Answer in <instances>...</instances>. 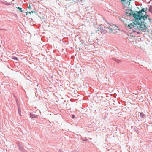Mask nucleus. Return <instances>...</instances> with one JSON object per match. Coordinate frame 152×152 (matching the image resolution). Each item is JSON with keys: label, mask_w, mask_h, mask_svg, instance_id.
<instances>
[{"label": "nucleus", "mask_w": 152, "mask_h": 152, "mask_svg": "<svg viewBox=\"0 0 152 152\" xmlns=\"http://www.w3.org/2000/svg\"><path fill=\"white\" fill-rule=\"evenodd\" d=\"M147 14V12L145 10V9L142 8L140 11H139L137 13V14H134L135 16L134 18L136 20L137 19L138 20H141V18H144V16H145Z\"/></svg>", "instance_id": "7ed1b4c3"}, {"label": "nucleus", "mask_w": 152, "mask_h": 152, "mask_svg": "<svg viewBox=\"0 0 152 152\" xmlns=\"http://www.w3.org/2000/svg\"><path fill=\"white\" fill-rule=\"evenodd\" d=\"M34 12L33 11H31V12H30L29 13L31 14V13H33Z\"/></svg>", "instance_id": "412c9836"}, {"label": "nucleus", "mask_w": 152, "mask_h": 152, "mask_svg": "<svg viewBox=\"0 0 152 152\" xmlns=\"http://www.w3.org/2000/svg\"><path fill=\"white\" fill-rule=\"evenodd\" d=\"M18 145L19 146V150L23 152H25V150L23 148V145H21L20 142L18 143Z\"/></svg>", "instance_id": "423d86ee"}, {"label": "nucleus", "mask_w": 152, "mask_h": 152, "mask_svg": "<svg viewBox=\"0 0 152 152\" xmlns=\"http://www.w3.org/2000/svg\"><path fill=\"white\" fill-rule=\"evenodd\" d=\"M110 25L109 24L108 25V26L105 27H104V28H105L107 30V32H108V33L110 34H111L112 33H115L113 32V29L110 26Z\"/></svg>", "instance_id": "20e7f679"}, {"label": "nucleus", "mask_w": 152, "mask_h": 152, "mask_svg": "<svg viewBox=\"0 0 152 152\" xmlns=\"http://www.w3.org/2000/svg\"><path fill=\"white\" fill-rule=\"evenodd\" d=\"M18 112H21V110L19 106H18Z\"/></svg>", "instance_id": "2eb2a0df"}, {"label": "nucleus", "mask_w": 152, "mask_h": 152, "mask_svg": "<svg viewBox=\"0 0 152 152\" xmlns=\"http://www.w3.org/2000/svg\"><path fill=\"white\" fill-rule=\"evenodd\" d=\"M127 11H128L129 12H130V15H132L134 18V17H135L134 15V14H137V13H134V12L133 11L132 9H130V10L128 9V10H127Z\"/></svg>", "instance_id": "0eeeda50"}, {"label": "nucleus", "mask_w": 152, "mask_h": 152, "mask_svg": "<svg viewBox=\"0 0 152 152\" xmlns=\"http://www.w3.org/2000/svg\"><path fill=\"white\" fill-rule=\"evenodd\" d=\"M0 30H1V32H2V31H3V30H4V29H1V28Z\"/></svg>", "instance_id": "aec40b11"}, {"label": "nucleus", "mask_w": 152, "mask_h": 152, "mask_svg": "<svg viewBox=\"0 0 152 152\" xmlns=\"http://www.w3.org/2000/svg\"><path fill=\"white\" fill-rule=\"evenodd\" d=\"M58 152H63L61 150H58Z\"/></svg>", "instance_id": "4be33fe9"}, {"label": "nucleus", "mask_w": 152, "mask_h": 152, "mask_svg": "<svg viewBox=\"0 0 152 152\" xmlns=\"http://www.w3.org/2000/svg\"><path fill=\"white\" fill-rule=\"evenodd\" d=\"M138 24H139L138 21H135L133 22V23L125 24V27L127 29H132L133 32H135L140 34V29L139 25Z\"/></svg>", "instance_id": "f03ea898"}, {"label": "nucleus", "mask_w": 152, "mask_h": 152, "mask_svg": "<svg viewBox=\"0 0 152 152\" xmlns=\"http://www.w3.org/2000/svg\"><path fill=\"white\" fill-rule=\"evenodd\" d=\"M140 115L141 118H143L145 116V115L142 113H141L140 114Z\"/></svg>", "instance_id": "ddd939ff"}, {"label": "nucleus", "mask_w": 152, "mask_h": 152, "mask_svg": "<svg viewBox=\"0 0 152 152\" xmlns=\"http://www.w3.org/2000/svg\"><path fill=\"white\" fill-rule=\"evenodd\" d=\"M113 60L114 61L118 63H119L121 62L120 60H119L115 58H113Z\"/></svg>", "instance_id": "9d476101"}, {"label": "nucleus", "mask_w": 152, "mask_h": 152, "mask_svg": "<svg viewBox=\"0 0 152 152\" xmlns=\"http://www.w3.org/2000/svg\"><path fill=\"white\" fill-rule=\"evenodd\" d=\"M150 17L149 15L144 16V18H141L140 20H138L139 25L140 29L141 31H146V27L150 23Z\"/></svg>", "instance_id": "f257e3e1"}, {"label": "nucleus", "mask_w": 152, "mask_h": 152, "mask_svg": "<svg viewBox=\"0 0 152 152\" xmlns=\"http://www.w3.org/2000/svg\"><path fill=\"white\" fill-rule=\"evenodd\" d=\"M83 140L85 141H86L88 140V139H86V138H85L84 139H83Z\"/></svg>", "instance_id": "f3484780"}, {"label": "nucleus", "mask_w": 152, "mask_h": 152, "mask_svg": "<svg viewBox=\"0 0 152 152\" xmlns=\"http://www.w3.org/2000/svg\"><path fill=\"white\" fill-rule=\"evenodd\" d=\"M18 113H19V114L20 116H21V115H21V112H18Z\"/></svg>", "instance_id": "5701e85b"}, {"label": "nucleus", "mask_w": 152, "mask_h": 152, "mask_svg": "<svg viewBox=\"0 0 152 152\" xmlns=\"http://www.w3.org/2000/svg\"><path fill=\"white\" fill-rule=\"evenodd\" d=\"M74 117H75V115H73L72 117V118H73Z\"/></svg>", "instance_id": "393cba45"}, {"label": "nucleus", "mask_w": 152, "mask_h": 152, "mask_svg": "<svg viewBox=\"0 0 152 152\" xmlns=\"http://www.w3.org/2000/svg\"><path fill=\"white\" fill-rule=\"evenodd\" d=\"M30 117L32 118H37V115H35L34 114H32L31 113L30 114Z\"/></svg>", "instance_id": "6e6552de"}, {"label": "nucleus", "mask_w": 152, "mask_h": 152, "mask_svg": "<svg viewBox=\"0 0 152 152\" xmlns=\"http://www.w3.org/2000/svg\"><path fill=\"white\" fill-rule=\"evenodd\" d=\"M12 58L15 60H18L17 57L14 56H12Z\"/></svg>", "instance_id": "4468645a"}, {"label": "nucleus", "mask_w": 152, "mask_h": 152, "mask_svg": "<svg viewBox=\"0 0 152 152\" xmlns=\"http://www.w3.org/2000/svg\"><path fill=\"white\" fill-rule=\"evenodd\" d=\"M128 10L126 9V12H125V13L126 15H127L128 16H130V12H129L128 11H127V10Z\"/></svg>", "instance_id": "9b49d317"}, {"label": "nucleus", "mask_w": 152, "mask_h": 152, "mask_svg": "<svg viewBox=\"0 0 152 152\" xmlns=\"http://www.w3.org/2000/svg\"><path fill=\"white\" fill-rule=\"evenodd\" d=\"M21 12H22V8H20L19 7H18L17 8Z\"/></svg>", "instance_id": "a211bd4d"}, {"label": "nucleus", "mask_w": 152, "mask_h": 152, "mask_svg": "<svg viewBox=\"0 0 152 152\" xmlns=\"http://www.w3.org/2000/svg\"><path fill=\"white\" fill-rule=\"evenodd\" d=\"M150 23H149V25H152V18H150Z\"/></svg>", "instance_id": "dca6fc26"}, {"label": "nucleus", "mask_w": 152, "mask_h": 152, "mask_svg": "<svg viewBox=\"0 0 152 152\" xmlns=\"http://www.w3.org/2000/svg\"><path fill=\"white\" fill-rule=\"evenodd\" d=\"M117 28H118V27L117 26H116V27H115V29H117Z\"/></svg>", "instance_id": "b1692460"}, {"label": "nucleus", "mask_w": 152, "mask_h": 152, "mask_svg": "<svg viewBox=\"0 0 152 152\" xmlns=\"http://www.w3.org/2000/svg\"><path fill=\"white\" fill-rule=\"evenodd\" d=\"M1 3H3V4L6 5H11V4L10 3L4 2L3 1H1Z\"/></svg>", "instance_id": "1a4fd4ad"}, {"label": "nucleus", "mask_w": 152, "mask_h": 152, "mask_svg": "<svg viewBox=\"0 0 152 152\" xmlns=\"http://www.w3.org/2000/svg\"><path fill=\"white\" fill-rule=\"evenodd\" d=\"M152 7L151 6L149 7L148 11H149V12H151L152 13Z\"/></svg>", "instance_id": "f8f14e48"}, {"label": "nucleus", "mask_w": 152, "mask_h": 152, "mask_svg": "<svg viewBox=\"0 0 152 152\" xmlns=\"http://www.w3.org/2000/svg\"><path fill=\"white\" fill-rule=\"evenodd\" d=\"M135 131L137 134H138V131L137 129H135Z\"/></svg>", "instance_id": "6ab92c4d"}, {"label": "nucleus", "mask_w": 152, "mask_h": 152, "mask_svg": "<svg viewBox=\"0 0 152 152\" xmlns=\"http://www.w3.org/2000/svg\"><path fill=\"white\" fill-rule=\"evenodd\" d=\"M104 27L102 25H99L100 31L101 33L103 34L106 33L107 32V30L105 28L104 29L103 28Z\"/></svg>", "instance_id": "39448f33"}]
</instances>
